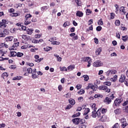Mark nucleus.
I'll return each mask as SVG.
<instances>
[{
  "mask_svg": "<svg viewBox=\"0 0 128 128\" xmlns=\"http://www.w3.org/2000/svg\"><path fill=\"white\" fill-rule=\"evenodd\" d=\"M8 56L12 58L16 56V52L14 51H10V54L8 55Z\"/></svg>",
  "mask_w": 128,
  "mask_h": 128,
  "instance_id": "15",
  "label": "nucleus"
},
{
  "mask_svg": "<svg viewBox=\"0 0 128 128\" xmlns=\"http://www.w3.org/2000/svg\"><path fill=\"white\" fill-rule=\"evenodd\" d=\"M104 65V64L100 60H97L96 62H94L93 64L94 66L98 68L100 66H102Z\"/></svg>",
  "mask_w": 128,
  "mask_h": 128,
  "instance_id": "5",
  "label": "nucleus"
},
{
  "mask_svg": "<svg viewBox=\"0 0 128 128\" xmlns=\"http://www.w3.org/2000/svg\"><path fill=\"white\" fill-rule=\"evenodd\" d=\"M6 42H12V40H14V36H10L6 37L5 38Z\"/></svg>",
  "mask_w": 128,
  "mask_h": 128,
  "instance_id": "14",
  "label": "nucleus"
},
{
  "mask_svg": "<svg viewBox=\"0 0 128 128\" xmlns=\"http://www.w3.org/2000/svg\"><path fill=\"white\" fill-rule=\"evenodd\" d=\"M120 12H122V14H126V9H124V6L120 7Z\"/></svg>",
  "mask_w": 128,
  "mask_h": 128,
  "instance_id": "18",
  "label": "nucleus"
},
{
  "mask_svg": "<svg viewBox=\"0 0 128 128\" xmlns=\"http://www.w3.org/2000/svg\"><path fill=\"white\" fill-rule=\"evenodd\" d=\"M90 111L89 108H86L84 110V116H86L88 112Z\"/></svg>",
  "mask_w": 128,
  "mask_h": 128,
  "instance_id": "19",
  "label": "nucleus"
},
{
  "mask_svg": "<svg viewBox=\"0 0 128 128\" xmlns=\"http://www.w3.org/2000/svg\"><path fill=\"white\" fill-rule=\"evenodd\" d=\"M10 16H20V14L14 12V13L11 14H10Z\"/></svg>",
  "mask_w": 128,
  "mask_h": 128,
  "instance_id": "32",
  "label": "nucleus"
},
{
  "mask_svg": "<svg viewBox=\"0 0 128 128\" xmlns=\"http://www.w3.org/2000/svg\"><path fill=\"white\" fill-rule=\"evenodd\" d=\"M102 50V48H98L96 51V56H100Z\"/></svg>",
  "mask_w": 128,
  "mask_h": 128,
  "instance_id": "16",
  "label": "nucleus"
},
{
  "mask_svg": "<svg viewBox=\"0 0 128 128\" xmlns=\"http://www.w3.org/2000/svg\"><path fill=\"white\" fill-rule=\"evenodd\" d=\"M80 118H75L72 119V121L75 124H80Z\"/></svg>",
  "mask_w": 128,
  "mask_h": 128,
  "instance_id": "11",
  "label": "nucleus"
},
{
  "mask_svg": "<svg viewBox=\"0 0 128 128\" xmlns=\"http://www.w3.org/2000/svg\"><path fill=\"white\" fill-rule=\"evenodd\" d=\"M74 68H76V66L74 65H70L68 67L67 71L72 72V70H73Z\"/></svg>",
  "mask_w": 128,
  "mask_h": 128,
  "instance_id": "9",
  "label": "nucleus"
},
{
  "mask_svg": "<svg viewBox=\"0 0 128 128\" xmlns=\"http://www.w3.org/2000/svg\"><path fill=\"white\" fill-rule=\"evenodd\" d=\"M70 22H65L64 24H63V26H64V28H66V26H70Z\"/></svg>",
  "mask_w": 128,
  "mask_h": 128,
  "instance_id": "39",
  "label": "nucleus"
},
{
  "mask_svg": "<svg viewBox=\"0 0 128 128\" xmlns=\"http://www.w3.org/2000/svg\"><path fill=\"white\" fill-rule=\"evenodd\" d=\"M16 56L18 58H22V56H23L24 54L22 52H18L16 53Z\"/></svg>",
  "mask_w": 128,
  "mask_h": 128,
  "instance_id": "28",
  "label": "nucleus"
},
{
  "mask_svg": "<svg viewBox=\"0 0 128 128\" xmlns=\"http://www.w3.org/2000/svg\"><path fill=\"white\" fill-rule=\"evenodd\" d=\"M26 20H28L30 18H32V15L30 14H27L25 16Z\"/></svg>",
  "mask_w": 128,
  "mask_h": 128,
  "instance_id": "47",
  "label": "nucleus"
},
{
  "mask_svg": "<svg viewBox=\"0 0 128 128\" xmlns=\"http://www.w3.org/2000/svg\"><path fill=\"white\" fill-rule=\"evenodd\" d=\"M72 108V106L70 104H68L67 106L66 107L65 110H70Z\"/></svg>",
  "mask_w": 128,
  "mask_h": 128,
  "instance_id": "40",
  "label": "nucleus"
},
{
  "mask_svg": "<svg viewBox=\"0 0 128 128\" xmlns=\"http://www.w3.org/2000/svg\"><path fill=\"white\" fill-rule=\"evenodd\" d=\"M50 47L44 48V52H49V50H50Z\"/></svg>",
  "mask_w": 128,
  "mask_h": 128,
  "instance_id": "56",
  "label": "nucleus"
},
{
  "mask_svg": "<svg viewBox=\"0 0 128 128\" xmlns=\"http://www.w3.org/2000/svg\"><path fill=\"white\" fill-rule=\"evenodd\" d=\"M86 14L87 16H90V14H92V10H90V9H87L86 10Z\"/></svg>",
  "mask_w": 128,
  "mask_h": 128,
  "instance_id": "44",
  "label": "nucleus"
},
{
  "mask_svg": "<svg viewBox=\"0 0 128 128\" xmlns=\"http://www.w3.org/2000/svg\"><path fill=\"white\" fill-rule=\"evenodd\" d=\"M92 118H96V116H98V114H96V110H94L92 112Z\"/></svg>",
  "mask_w": 128,
  "mask_h": 128,
  "instance_id": "24",
  "label": "nucleus"
},
{
  "mask_svg": "<svg viewBox=\"0 0 128 128\" xmlns=\"http://www.w3.org/2000/svg\"><path fill=\"white\" fill-rule=\"evenodd\" d=\"M42 60H44V58H40L38 60H35V62H42Z\"/></svg>",
  "mask_w": 128,
  "mask_h": 128,
  "instance_id": "55",
  "label": "nucleus"
},
{
  "mask_svg": "<svg viewBox=\"0 0 128 128\" xmlns=\"http://www.w3.org/2000/svg\"><path fill=\"white\" fill-rule=\"evenodd\" d=\"M84 92H85L84 90V89H81L80 91L78 92V94H84Z\"/></svg>",
  "mask_w": 128,
  "mask_h": 128,
  "instance_id": "50",
  "label": "nucleus"
},
{
  "mask_svg": "<svg viewBox=\"0 0 128 128\" xmlns=\"http://www.w3.org/2000/svg\"><path fill=\"white\" fill-rule=\"evenodd\" d=\"M0 38H5L3 30L0 29Z\"/></svg>",
  "mask_w": 128,
  "mask_h": 128,
  "instance_id": "33",
  "label": "nucleus"
},
{
  "mask_svg": "<svg viewBox=\"0 0 128 128\" xmlns=\"http://www.w3.org/2000/svg\"><path fill=\"white\" fill-rule=\"evenodd\" d=\"M126 80V76L124 74H122L120 78L119 82H124Z\"/></svg>",
  "mask_w": 128,
  "mask_h": 128,
  "instance_id": "12",
  "label": "nucleus"
},
{
  "mask_svg": "<svg viewBox=\"0 0 128 128\" xmlns=\"http://www.w3.org/2000/svg\"><path fill=\"white\" fill-rule=\"evenodd\" d=\"M106 112H108V110L106 108H102L101 110V113L102 114H106Z\"/></svg>",
  "mask_w": 128,
  "mask_h": 128,
  "instance_id": "42",
  "label": "nucleus"
},
{
  "mask_svg": "<svg viewBox=\"0 0 128 128\" xmlns=\"http://www.w3.org/2000/svg\"><path fill=\"white\" fill-rule=\"evenodd\" d=\"M68 100L69 104H70L71 106H74V104H76V100H74V98H71L69 99Z\"/></svg>",
  "mask_w": 128,
  "mask_h": 128,
  "instance_id": "13",
  "label": "nucleus"
},
{
  "mask_svg": "<svg viewBox=\"0 0 128 128\" xmlns=\"http://www.w3.org/2000/svg\"><path fill=\"white\" fill-rule=\"evenodd\" d=\"M96 104H92V108L94 110H96Z\"/></svg>",
  "mask_w": 128,
  "mask_h": 128,
  "instance_id": "54",
  "label": "nucleus"
},
{
  "mask_svg": "<svg viewBox=\"0 0 128 128\" xmlns=\"http://www.w3.org/2000/svg\"><path fill=\"white\" fill-rule=\"evenodd\" d=\"M80 116V112H78L76 114H74L72 116V118H77L78 116Z\"/></svg>",
  "mask_w": 128,
  "mask_h": 128,
  "instance_id": "35",
  "label": "nucleus"
},
{
  "mask_svg": "<svg viewBox=\"0 0 128 128\" xmlns=\"http://www.w3.org/2000/svg\"><path fill=\"white\" fill-rule=\"evenodd\" d=\"M118 126H120V124H118V123H116L110 128H118Z\"/></svg>",
  "mask_w": 128,
  "mask_h": 128,
  "instance_id": "45",
  "label": "nucleus"
},
{
  "mask_svg": "<svg viewBox=\"0 0 128 128\" xmlns=\"http://www.w3.org/2000/svg\"><path fill=\"white\" fill-rule=\"evenodd\" d=\"M52 44H56V45L60 44V42H57V41H54V42H52Z\"/></svg>",
  "mask_w": 128,
  "mask_h": 128,
  "instance_id": "48",
  "label": "nucleus"
},
{
  "mask_svg": "<svg viewBox=\"0 0 128 128\" xmlns=\"http://www.w3.org/2000/svg\"><path fill=\"white\" fill-rule=\"evenodd\" d=\"M32 78H37L38 75H36V69L33 70V72H32Z\"/></svg>",
  "mask_w": 128,
  "mask_h": 128,
  "instance_id": "10",
  "label": "nucleus"
},
{
  "mask_svg": "<svg viewBox=\"0 0 128 128\" xmlns=\"http://www.w3.org/2000/svg\"><path fill=\"white\" fill-rule=\"evenodd\" d=\"M114 112L116 114H120V109H117L115 110Z\"/></svg>",
  "mask_w": 128,
  "mask_h": 128,
  "instance_id": "43",
  "label": "nucleus"
},
{
  "mask_svg": "<svg viewBox=\"0 0 128 128\" xmlns=\"http://www.w3.org/2000/svg\"><path fill=\"white\" fill-rule=\"evenodd\" d=\"M115 24L116 26H120V21L118 20H117L115 21Z\"/></svg>",
  "mask_w": 128,
  "mask_h": 128,
  "instance_id": "37",
  "label": "nucleus"
},
{
  "mask_svg": "<svg viewBox=\"0 0 128 128\" xmlns=\"http://www.w3.org/2000/svg\"><path fill=\"white\" fill-rule=\"evenodd\" d=\"M102 26H98L96 28V30H97V32H100L102 30Z\"/></svg>",
  "mask_w": 128,
  "mask_h": 128,
  "instance_id": "53",
  "label": "nucleus"
},
{
  "mask_svg": "<svg viewBox=\"0 0 128 128\" xmlns=\"http://www.w3.org/2000/svg\"><path fill=\"white\" fill-rule=\"evenodd\" d=\"M22 38L23 40H28V36L26 35H22Z\"/></svg>",
  "mask_w": 128,
  "mask_h": 128,
  "instance_id": "46",
  "label": "nucleus"
},
{
  "mask_svg": "<svg viewBox=\"0 0 128 128\" xmlns=\"http://www.w3.org/2000/svg\"><path fill=\"white\" fill-rule=\"evenodd\" d=\"M48 8V6H44L41 8V10H46Z\"/></svg>",
  "mask_w": 128,
  "mask_h": 128,
  "instance_id": "41",
  "label": "nucleus"
},
{
  "mask_svg": "<svg viewBox=\"0 0 128 128\" xmlns=\"http://www.w3.org/2000/svg\"><path fill=\"white\" fill-rule=\"evenodd\" d=\"M122 100L120 98H116L114 101V104L115 106H120V104H122Z\"/></svg>",
  "mask_w": 128,
  "mask_h": 128,
  "instance_id": "7",
  "label": "nucleus"
},
{
  "mask_svg": "<svg viewBox=\"0 0 128 128\" xmlns=\"http://www.w3.org/2000/svg\"><path fill=\"white\" fill-rule=\"evenodd\" d=\"M98 89L101 90H104L106 92H110V89L108 88L106 86H101L98 87Z\"/></svg>",
  "mask_w": 128,
  "mask_h": 128,
  "instance_id": "4",
  "label": "nucleus"
},
{
  "mask_svg": "<svg viewBox=\"0 0 128 128\" xmlns=\"http://www.w3.org/2000/svg\"><path fill=\"white\" fill-rule=\"evenodd\" d=\"M125 112L128 114V106H126L125 107V110H124Z\"/></svg>",
  "mask_w": 128,
  "mask_h": 128,
  "instance_id": "64",
  "label": "nucleus"
},
{
  "mask_svg": "<svg viewBox=\"0 0 128 128\" xmlns=\"http://www.w3.org/2000/svg\"><path fill=\"white\" fill-rule=\"evenodd\" d=\"M114 98V94H112V96L108 97H106L104 100V102L106 104H110L112 102V100Z\"/></svg>",
  "mask_w": 128,
  "mask_h": 128,
  "instance_id": "2",
  "label": "nucleus"
},
{
  "mask_svg": "<svg viewBox=\"0 0 128 128\" xmlns=\"http://www.w3.org/2000/svg\"><path fill=\"white\" fill-rule=\"evenodd\" d=\"M88 64L87 66L88 68H90V66H92V58L88 62Z\"/></svg>",
  "mask_w": 128,
  "mask_h": 128,
  "instance_id": "51",
  "label": "nucleus"
},
{
  "mask_svg": "<svg viewBox=\"0 0 128 128\" xmlns=\"http://www.w3.org/2000/svg\"><path fill=\"white\" fill-rule=\"evenodd\" d=\"M27 72L28 74H32V69L30 68H29L27 69Z\"/></svg>",
  "mask_w": 128,
  "mask_h": 128,
  "instance_id": "52",
  "label": "nucleus"
},
{
  "mask_svg": "<svg viewBox=\"0 0 128 128\" xmlns=\"http://www.w3.org/2000/svg\"><path fill=\"white\" fill-rule=\"evenodd\" d=\"M128 39V36H122V40H124V42H126Z\"/></svg>",
  "mask_w": 128,
  "mask_h": 128,
  "instance_id": "36",
  "label": "nucleus"
},
{
  "mask_svg": "<svg viewBox=\"0 0 128 128\" xmlns=\"http://www.w3.org/2000/svg\"><path fill=\"white\" fill-rule=\"evenodd\" d=\"M94 42L96 44H98V39L97 38H94Z\"/></svg>",
  "mask_w": 128,
  "mask_h": 128,
  "instance_id": "62",
  "label": "nucleus"
},
{
  "mask_svg": "<svg viewBox=\"0 0 128 128\" xmlns=\"http://www.w3.org/2000/svg\"><path fill=\"white\" fill-rule=\"evenodd\" d=\"M3 34H4V36L6 37V36H8V34H10V32H8V29H4L3 30Z\"/></svg>",
  "mask_w": 128,
  "mask_h": 128,
  "instance_id": "20",
  "label": "nucleus"
},
{
  "mask_svg": "<svg viewBox=\"0 0 128 128\" xmlns=\"http://www.w3.org/2000/svg\"><path fill=\"white\" fill-rule=\"evenodd\" d=\"M126 104H128V100H127L126 102H124L123 103L122 106H126Z\"/></svg>",
  "mask_w": 128,
  "mask_h": 128,
  "instance_id": "63",
  "label": "nucleus"
},
{
  "mask_svg": "<svg viewBox=\"0 0 128 128\" xmlns=\"http://www.w3.org/2000/svg\"><path fill=\"white\" fill-rule=\"evenodd\" d=\"M76 16H79V18H82L84 16V13L80 11H78L76 13Z\"/></svg>",
  "mask_w": 128,
  "mask_h": 128,
  "instance_id": "17",
  "label": "nucleus"
},
{
  "mask_svg": "<svg viewBox=\"0 0 128 128\" xmlns=\"http://www.w3.org/2000/svg\"><path fill=\"white\" fill-rule=\"evenodd\" d=\"M116 74V70H108L106 72V74L107 76H110L112 74Z\"/></svg>",
  "mask_w": 128,
  "mask_h": 128,
  "instance_id": "6",
  "label": "nucleus"
},
{
  "mask_svg": "<svg viewBox=\"0 0 128 128\" xmlns=\"http://www.w3.org/2000/svg\"><path fill=\"white\" fill-rule=\"evenodd\" d=\"M103 84H104V86H112V82H106L103 83Z\"/></svg>",
  "mask_w": 128,
  "mask_h": 128,
  "instance_id": "22",
  "label": "nucleus"
},
{
  "mask_svg": "<svg viewBox=\"0 0 128 128\" xmlns=\"http://www.w3.org/2000/svg\"><path fill=\"white\" fill-rule=\"evenodd\" d=\"M91 59L90 57L84 58L82 59V62H88Z\"/></svg>",
  "mask_w": 128,
  "mask_h": 128,
  "instance_id": "23",
  "label": "nucleus"
},
{
  "mask_svg": "<svg viewBox=\"0 0 128 128\" xmlns=\"http://www.w3.org/2000/svg\"><path fill=\"white\" fill-rule=\"evenodd\" d=\"M76 88H77V90H80V88H82V84H77L76 86Z\"/></svg>",
  "mask_w": 128,
  "mask_h": 128,
  "instance_id": "59",
  "label": "nucleus"
},
{
  "mask_svg": "<svg viewBox=\"0 0 128 128\" xmlns=\"http://www.w3.org/2000/svg\"><path fill=\"white\" fill-rule=\"evenodd\" d=\"M121 126L122 128H124L126 126H128V122H125L124 123H122Z\"/></svg>",
  "mask_w": 128,
  "mask_h": 128,
  "instance_id": "38",
  "label": "nucleus"
},
{
  "mask_svg": "<svg viewBox=\"0 0 128 128\" xmlns=\"http://www.w3.org/2000/svg\"><path fill=\"white\" fill-rule=\"evenodd\" d=\"M120 122H121V124H124V122H126V120L125 118H122L120 120Z\"/></svg>",
  "mask_w": 128,
  "mask_h": 128,
  "instance_id": "30",
  "label": "nucleus"
},
{
  "mask_svg": "<svg viewBox=\"0 0 128 128\" xmlns=\"http://www.w3.org/2000/svg\"><path fill=\"white\" fill-rule=\"evenodd\" d=\"M32 42H33V44H38V40L34 39L32 40Z\"/></svg>",
  "mask_w": 128,
  "mask_h": 128,
  "instance_id": "58",
  "label": "nucleus"
},
{
  "mask_svg": "<svg viewBox=\"0 0 128 128\" xmlns=\"http://www.w3.org/2000/svg\"><path fill=\"white\" fill-rule=\"evenodd\" d=\"M22 78V77H20V76H17L16 77H14L13 78V80H20Z\"/></svg>",
  "mask_w": 128,
  "mask_h": 128,
  "instance_id": "29",
  "label": "nucleus"
},
{
  "mask_svg": "<svg viewBox=\"0 0 128 128\" xmlns=\"http://www.w3.org/2000/svg\"><path fill=\"white\" fill-rule=\"evenodd\" d=\"M114 13H111L110 14V18H112V20H114Z\"/></svg>",
  "mask_w": 128,
  "mask_h": 128,
  "instance_id": "61",
  "label": "nucleus"
},
{
  "mask_svg": "<svg viewBox=\"0 0 128 128\" xmlns=\"http://www.w3.org/2000/svg\"><path fill=\"white\" fill-rule=\"evenodd\" d=\"M112 80H113V82H116V80H118V76L117 75L114 76Z\"/></svg>",
  "mask_w": 128,
  "mask_h": 128,
  "instance_id": "57",
  "label": "nucleus"
},
{
  "mask_svg": "<svg viewBox=\"0 0 128 128\" xmlns=\"http://www.w3.org/2000/svg\"><path fill=\"white\" fill-rule=\"evenodd\" d=\"M98 26H102L104 24V22H102V19L100 18V20H98Z\"/></svg>",
  "mask_w": 128,
  "mask_h": 128,
  "instance_id": "26",
  "label": "nucleus"
},
{
  "mask_svg": "<svg viewBox=\"0 0 128 128\" xmlns=\"http://www.w3.org/2000/svg\"><path fill=\"white\" fill-rule=\"evenodd\" d=\"M30 22H30V20H28V19H26L24 22V24L25 26H28V24H30Z\"/></svg>",
  "mask_w": 128,
  "mask_h": 128,
  "instance_id": "25",
  "label": "nucleus"
},
{
  "mask_svg": "<svg viewBox=\"0 0 128 128\" xmlns=\"http://www.w3.org/2000/svg\"><path fill=\"white\" fill-rule=\"evenodd\" d=\"M32 32H34V30L32 28H28V30L26 31L28 34H32Z\"/></svg>",
  "mask_w": 128,
  "mask_h": 128,
  "instance_id": "21",
  "label": "nucleus"
},
{
  "mask_svg": "<svg viewBox=\"0 0 128 128\" xmlns=\"http://www.w3.org/2000/svg\"><path fill=\"white\" fill-rule=\"evenodd\" d=\"M18 44H20V42H18L16 43H14L12 46L9 48L10 50H16V48H18Z\"/></svg>",
  "mask_w": 128,
  "mask_h": 128,
  "instance_id": "8",
  "label": "nucleus"
},
{
  "mask_svg": "<svg viewBox=\"0 0 128 128\" xmlns=\"http://www.w3.org/2000/svg\"><path fill=\"white\" fill-rule=\"evenodd\" d=\"M97 86L96 85H91L90 90H92L93 92H95L96 90Z\"/></svg>",
  "mask_w": 128,
  "mask_h": 128,
  "instance_id": "31",
  "label": "nucleus"
},
{
  "mask_svg": "<svg viewBox=\"0 0 128 128\" xmlns=\"http://www.w3.org/2000/svg\"><path fill=\"white\" fill-rule=\"evenodd\" d=\"M83 78H84V80H85V82H88V80H90V78L88 75H84Z\"/></svg>",
  "mask_w": 128,
  "mask_h": 128,
  "instance_id": "27",
  "label": "nucleus"
},
{
  "mask_svg": "<svg viewBox=\"0 0 128 128\" xmlns=\"http://www.w3.org/2000/svg\"><path fill=\"white\" fill-rule=\"evenodd\" d=\"M42 36V34H36L35 35L36 38H40Z\"/></svg>",
  "mask_w": 128,
  "mask_h": 128,
  "instance_id": "60",
  "label": "nucleus"
},
{
  "mask_svg": "<svg viewBox=\"0 0 128 128\" xmlns=\"http://www.w3.org/2000/svg\"><path fill=\"white\" fill-rule=\"evenodd\" d=\"M98 118H100V120L101 122H104L106 120V116L100 112V109H98L96 112Z\"/></svg>",
  "mask_w": 128,
  "mask_h": 128,
  "instance_id": "1",
  "label": "nucleus"
},
{
  "mask_svg": "<svg viewBox=\"0 0 128 128\" xmlns=\"http://www.w3.org/2000/svg\"><path fill=\"white\" fill-rule=\"evenodd\" d=\"M60 70L61 72H64V70H66V72H68V68H66V67L60 68Z\"/></svg>",
  "mask_w": 128,
  "mask_h": 128,
  "instance_id": "49",
  "label": "nucleus"
},
{
  "mask_svg": "<svg viewBox=\"0 0 128 128\" xmlns=\"http://www.w3.org/2000/svg\"><path fill=\"white\" fill-rule=\"evenodd\" d=\"M6 24H8V21L6 20H2V22H0V28H6Z\"/></svg>",
  "mask_w": 128,
  "mask_h": 128,
  "instance_id": "3",
  "label": "nucleus"
},
{
  "mask_svg": "<svg viewBox=\"0 0 128 128\" xmlns=\"http://www.w3.org/2000/svg\"><path fill=\"white\" fill-rule=\"evenodd\" d=\"M8 74L6 72H4L2 74V77L4 78V80L5 78H8Z\"/></svg>",
  "mask_w": 128,
  "mask_h": 128,
  "instance_id": "34",
  "label": "nucleus"
}]
</instances>
